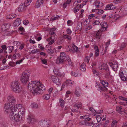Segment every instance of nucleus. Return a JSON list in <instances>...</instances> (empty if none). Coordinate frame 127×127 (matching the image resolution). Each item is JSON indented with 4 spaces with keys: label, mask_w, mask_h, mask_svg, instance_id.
Returning a JSON list of instances; mask_svg holds the SVG:
<instances>
[{
    "label": "nucleus",
    "mask_w": 127,
    "mask_h": 127,
    "mask_svg": "<svg viewBox=\"0 0 127 127\" xmlns=\"http://www.w3.org/2000/svg\"><path fill=\"white\" fill-rule=\"evenodd\" d=\"M59 71V70L56 67L54 68L53 72L55 74H56Z\"/></svg>",
    "instance_id": "nucleus-57"
},
{
    "label": "nucleus",
    "mask_w": 127,
    "mask_h": 127,
    "mask_svg": "<svg viewBox=\"0 0 127 127\" xmlns=\"http://www.w3.org/2000/svg\"><path fill=\"white\" fill-rule=\"evenodd\" d=\"M125 0H115L113 1V2L114 3L117 4L122 2Z\"/></svg>",
    "instance_id": "nucleus-49"
},
{
    "label": "nucleus",
    "mask_w": 127,
    "mask_h": 127,
    "mask_svg": "<svg viewBox=\"0 0 127 127\" xmlns=\"http://www.w3.org/2000/svg\"><path fill=\"white\" fill-rule=\"evenodd\" d=\"M14 112H10L9 117L11 120L14 121L18 122L19 120L20 117V115L18 114L16 115L14 113Z\"/></svg>",
    "instance_id": "nucleus-5"
},
{
    "label": "nucleus",
    "mask_w": 127,
    "mask_h": 127,
    "mask_svg": "<svg viewBox=\"0 0 127 127\" xmlns=\"http://www.w3.org/2000/svg\"><path fill=\"white\" fill-rule=\"evenodd\" d=\"M72 46L73 49L76 52H77L78 50V48L75 45L74 43H72Z\"/></svg>",
    "instance_id": "nucleus-41"
},
{
    "label": "nucleus",
    "mask_w": 127,
    "mask_h": 127,
    "mask_svg": "<svg viewBox=\"0 0 127 127\" xmlns=\"http://www.w3.org/2000/svg\"><path fill=\"white\" fill-rule=\"evenodd\" d=\"M75 94L77 97H79L81 94V90L79 87H76V88Z\"/></svg>",
    "instance_id": "nucleus-17"
},
{
    "label": "nucleus",
    "mask_w": 127,
    "mask_h": 127,
    "mask_svg": "<svg viewBox=\"0 0 127 127\" xmlns=\"http://www.w3.org/2000/svg\"><path fill=\"white\" fill-rule=\"evenodd\" d=\"M118 123L117 121L114 120L112 121V122L111 125V126L112 127H116L117 124Z\"/></svg>",
    "instance_id": "nucleus-40"
},
{
    "label": "nucleus",
    "mask_w": 127,
    "mask_h": 127,
    "mask_svg": "<svg viewBox=\"0 0 127 127\" xmlns=\"http://www.w3.org/2000/svg\"><path fill=\"white\" fill-rule=\"evenodd\" d=\"M32 1V0H26L24 4L25 6L27 7L30 5Z\"/></svg>",
    "instance_id": "nucleus-34"
},
{
    "label": "nucleus",
    "mask_w": 127,
    "mask_h": 127,
    "mask_svg": "<svg viewBox=\"0 0 127 127\" xmlns=\"http://www.w3.org/2000/svg\"><path fill=\"white\" fill-rule=\"evenodd\" d=\"M16 14H13L8 15L6 17L7 19H11L15 18L16 16Z\"/></svg>",
    "instance_id": "nucleus-30"
},
{
    "label": "nucleus",
    "mask_w": 127,
    "mask_h": 127,
    "mask_svg": "<svg viewBox=\"0 0 127 127\" xmlns=\"http://www.w3.org/2000/svg\"><path fill=\"white\" fill-rule=\"evenodd\" d=\"M13 44L15 46H18L20 45V42L17 41H14L13 43Z\"/></svg>",
    "instance_id": "nucleus-51"
},
{
    "label": "nucleus",
    "mask_w": 127,
    "mask_h": 127,
    "mask_svg": "<svg viewBox=\"0 0 127 127\" xmlns=\"http://www.w3.org/2000/svg\"><path fill=\"white\" fill-rule=\"evenodd\" d=\"M7 99L9 102L12 105L14 106L15 103L16 101V99L12 95H11L8 96L7 97Z\"/></svg>",
    "instance_id": "nucleus-10"
},
{
    "label": "nucleus",
    "mask_w": 127,
    "mask_h": 127,
    "mask_svg": "<svg viewBox=\"0 0 127 127\" xmlns=\"http://www.w3.org/2000/svg\"><path fill=\"white\" fill-rule=\"evenodd\" d=\"M8 52L9 53H11L14 49V47L13 46H10L8 47Z\"/></svg>",
    "instance_id": "nucleus-47"
},
{
    "label": "nucleus",
    "mask_w": 127,
    "mask_h": 127,
    "mask_svg": "<svg viewBox=\"0 0 127 127\" xmlns=\"http://www.w3.org/2000/svg\"><path fill=\"white\" fill-rule=\"evenodd\" d=\"M100 82L102 85H103L102 86L103 87H106L108 86V83L106 81L103 80H101L100 81Z\"/></svg>",
    "instance_id": "nucleus-35"
},
{
    "label": "nucleus",
    "mask_w": 127,
    "mask_h": 127,
    "mask_svg": "<svg viewBox=\"0 0 127 127\" xmlns=\"http://www.w3.org/2000/svg\"><path fill=\"white\" fill-rule=\"evenodd\" d=\"M59 102L60 103V105L62 107H64V101L63 99H60Z\"/></svg>",
    "instance_id": "nucleus-39"
},
{
    "label": "nucleus",
    "mask_w": 127,
    "mask_h": 127,
    "mask_svg": "<svg viewBox=\"0 0 127 127\" xmlns=\"http://www.w3.org/2000/svg\"><path fill=\"white\" fill-rule=\"evenodd\" d=\"M119 76L122 80L123 81H127V79L126 76H124V74L123 72H121L120 73Z\"/></svg>",
    "instance_id": "nucleus-26"
},
{
    "label": "nucleus",
    "mask_w": 127,
    "mask_h": 127,
    "mask_svg": "<svg viewBox=\"0 0 127 127\" xmlns=\"http://www.w3.org/2000/svg\"><path fill=\"white\" fill-rule=\"evenodd\" d=\"M46 50L47 52L50 55L53 54V53L54 51L51 48L50 46L48 48V49Z\"/></svg>",
    "instance_id": "nucleus-38"
},
{
    "label": "nucleus",
    "mask_w": 127,
    "mask_h": 127,
    "mask_svg": "<svg viewBox=\"0 0 127 127\" xmlns=\"http://www.w3.org/2000/svg\"><path fill=\"white\" fill-rule=\"evenodd\" d=\"M49 121L47 119H45L40 121L39 124L41 127H48L49 126Z\"/></svg>",
    "instance_id": "nucleus-7"
},
{
    "label": "nucleus",
    "mask_w": 127,
    "mask_h": 127,
    "mask_svg": "<svg viewBox=\"0 0 127 127\" xmlns=\"http://www.w3.org/2000/svg\"><path fill=\"white\" fill-rule=\"evenodd\" d=\"M21 20L20 18H17L15 20L13 24V26L15 27L18 26L21 24Z\"/></svg>",
    "instance_id": "nucleus-19"
},
{
    "label": "nucleus",
    "mask_w": 127,
    "mask_h": 127,
    "mask_svg": "<svg viewBox=\"0 0 127 127\" xmlns=\"http://www.w3.org/2000/svg\"><path fill=\"white\" fill-rule=\"evenodd\" d=\"M92 11L93 12H95L98 15H101L104 12L103 10L100 9H93Z\"/></svg>",
    "instance_id": "nucleus-20"
},
{
    "label": "nucleus",
    "mask_w": 127,
    "mask_h": 127,
    "mask_svg": "<svg viewBox=\"0 0 127 127\" xmlns=\"http://www.w3.org/2000/svg\"><path fill=\"white\" fill-rule=\"evenodd\" d=\"M83 5L82 6H81V4H78L76 5L73 9L74 12L75 13H76L77 12H78L79 11V9L82 7Z\"/></svg>",
    "instance_id": "nucleus-23"
},
{
    "label": "nucleus",
    "mask_w": 127,
    "mask_h": 127,
    "mask_svg": "<svg viewBox=\"0 0 127 127\" xmlns=\"http://www.w3.org/2000/svg\"><path fill=\"white\" fill-rule=\"evenodd\" d=\"M65 59H63L62 57H59L56 61V63L58 64H60L63 63L64 61H65Z\"/></svg>",
    "instance_id": "nucleus-25"
},
{
    "label": "nucleus",
    "mask_w": 127,
    "mask_h": 127,
    "mask_svg": "<svg viewBox=\"0 0 127 127\" xmlns=\"http://www.w3.org/2000/svg\"><path fill=\"white\" fill-rule=\"evenodd\" d=\"M101 32L100 30V31H98L97 32H95L94 33L95 37L97 39H100L101 34Z\"/></svg>",
    "instance_id": "nucleus-18"
},
{
    "label": "nucleus",
    "mask_w": 127,
    "mask_h": 127,
    "mask_svg": "<svg viewBox=\"0 0 127 127\" xmlns=\"http://www.w3.org/2000/svg\"><path fill=\"white\" fill-rule=\"evenodd\" d=\"M116 7L112 3L106 5L105 10H112L115 9Z\"/></svg>",
    "instance_id": "nucleus-16"
},
{
    "label": "nucleus",
    "mask_w": 127,
    "mask_h": 127,
    "mask_svg": "<svg viewBox=\"0 0 127 127\" xmlns=\"http://www.w3.org/2000/svg\"><path fill=\"white\" fill-rule=\"evenodd\" d=\"M26 6H25L24 5L23 3L19 5L18 8L17 9L18 11L20 12H22L25 10L26 9Z\"/></svg>",
    "instance_id": "nucleus-15"
},
{
    "label": "nucleus",
    "mask_w": 127,
    "mask_h": 127,
    "mask_svg": "<svg viewBox=\"0 0 127 127\" xmlns=\"http://www.w3.org/2000/svg\"><path fill=\"white\" fill-rule=\"evenodd\" d=\"M94 3L95 6L96 8L100 7L101 6L100 4H102L101 2L100 3V2L98 1H96Z\"/></svg>",
    "instance_id": "nucleus-37"
},
{
    "label": "nucleus",
    "mask_w": 127,
    "mask_h": 127,
    "mask_svg": "<svg viewBox=\"0 0 127 127\" xmlns=\"http://www.w3.org/2000/svg\"><path fill=\"white\" fill-rule=\"evenodd\" d=\"M82 106V103H77L75 104L74 105V107L75 109H78Z\"/></svg>",
    "instance_id": "nucleus-33"
},
{
    "label": "nucleus",
    "mask_w": 127,
    "mask_h": 127,
    "mask_svg": "<svg viewBox=\"0 0 127 127\" xmlns=\"http://www.w3.org/2000/svg\"><path fill=\"white\" fill-rule=\"evenodd\" d=\"M86 64L84 63H83L80 66V69L81 71H85L86 70Z\"/></svg>",
    "instance_id": "nucleus-31"
},
{
    "label": "nucleus",
    "mask_w": 127,
    "mask_h": 127,
    "mask_svg": "<svg viewBox=\"0 0 127 127\" xmlns=\"http://www.w3.org/2000/svg\"><path fill=\"white\" fill-rule=\"evenodd\" d=\"M40 60L41 61V62L43 64H45L46 65L47 64V62L46 59L41 58Z\"/></svg>",
    "instance_id": "nucleus-46"
},
{
    "label": "nucleus",
    "mask_w": 127,
    "mask_h": 127,
    "mask_svg": "<svg viewBox=\"0 0 127 127\" xmlns=\"http://www.w3.org/2000/svg\"><path fill=\"white\" fill-rule=\"evenodd\" d=\"M92 71L95 76V75H97L98 74V73L96 70L93 69L92 70Z\"/></svg>",
    "instance_id": "nucleus-61"
},
{
    "label": "nucleus",
    "mask_w": 127,
    "mask_h": 127,
    "mask_svg": "<svg viewBox=\"0 0 127 127\" xmlns=\"http://www.w3.org/2000/svg\"><path fill=\"white\" fill-rule=\"evenodd\" d=\"M28 89L31 90H33L34 93L37 95L41 94L42 92L44 91L45 87L42 84L41 82L33 81L30 82L28 86Z\"/></svg>",
    "instance_id": "nucleus-1"
},
{
    "label": "nucleus",
    "mask_w": 127,
    "mask_h": 127,
    "mask_svg": "<svg viewBox=\"0 0 127 127\" xmlns=\"http://www.w3.org/2000/svg\"><path fill=\"white\" fill-rule=\"evenodd\" d=\"M102 110H98L97 111L95 110L94 115L96 116H100L101 115V113L102 112Z\"/></svg>",
    "instance_id": "nucleus-29"
},
{
    "label": "nucleus",
    "mask_w": 127,
    "mask_h": 127,
    "mask_svg": "<svg viewBox=\"0 0 127 127\" xmlns=\"http://www.w3.org/2000/svg\"><path fill=\"white\" fill-rule=\"evenodd\" d=\"M109 64L112 68V69L114 71H116L117 70L118 67V63L117 61H113L112 62H108Z\"/></svg>",
    "instance_id": "nucleus-6"
},
{
    "label": "nucleus",
    "mask_w": 127,
    "mask_h": 127,
    "mask_svg": "<svg viewBox=\"0 0 127 127\" xmlns=\"http://www.w3.org/2000/svg\"><path fill=\"white\" fill-rule=\"evenodd\" d=\"M71 75L74 76L75 77H77L78 76V73H76L73 71L71 72Z\"/></svg>",
    "instance_id": "nucleus-53"
},
{
    "label": "nucleus",
    "mask_w": 127,
    "mask_h": 127,
    "mask_svg": "<svg viewBox=\"0 0 127 127\" xmlns=\"http://www.w3.org/2000/svg\"><path fill=\"white\" fill-rule=\"evenodd\" d=\"M30 106L33 109H36L38 108V104L35 102L32 103Z\"/></svg>",
    "instance_id": "nucleus-28"
},
{
    "label": "nucleus",
    "mask_w": 127,
    "mask_h": 127,
    "mask_svg": "<svg viewBox=\"0 0 127 127\" xmlns=\"http://www.w3.org/2000/svg\"><path fill=\"white\" fill-rule=\"evenodd\" d=\"M4 25L5 26L6 28L7 29L10 27V25L8 23H5L4 24Z\"/></svg>",
    "instance_id": "nucleus-59"
},
{
    "label": "nucleus",
    "mask_w": 127,
    "mask_h": 127,
    "mask_svg": "<svg viewBox=\"0 0 127 127\" xmlns=\"http://www.w3.org/2000/svg\"><path fill=\"white\" fill-rule=\"evenodd\" d=\"M92 28V26L91 25H89L88 26H87L85 28V30L86 31H87L88 30H89L91 29Z\"/></svg>",
    "instance_id": "nucleus-52"
},
{
    "label": "nucleus",
    "mask_w": 127,
    "mask_h": 127,
    "mask_svg": "<svg viewBox=\"0 0 127 127\" xmlns=\"http://www.w3.org/2000/svg\"><path fill=\"white\" fill-rule=\"evenodd\" d=\"M51 78L53 82L57 85H59L61 84L60 80L57 77L53 75L51 76Z\"/></svg>",
    "instance_id": "nucleus-8"
},
{
    "label": "nucleus",
    "mask_w": 127,
    "mask_h": 127,
    "mask_svg": "<svg viewBox=\"0 0 127 127\" xmlns=\"http://www.w3.org/2000/svg\"><path fill=\"white\" fill-rule=\"evenodd\" d=\"M50 33L51 35V37H53L55 39L57 38L56 34L55 33V32H54L50 31Z\"/></svg>",
    "instance_id": "nucleus-42"
},
{
    "label": "nucleus",
    "mask_w": 127,
    "mask_h": 127,
    "mask_svg": "<svg viewBox=\"0 0 127 127\" xmlns=\"http://www.w3.org/2000/svg\"><path fill=\"white\" fill-rule=\"evenodd\" d=\"M124 109L122 106L120 105L117 106L116 108L117 112L122 115H123Z\"/></svg>",
    "instance_id": "nucleus-14"
},
{
    "label": "nucleus",
    "mask_w": 127,
    "mask_h": 127,
    "mask_svg": "<svg viewBox=\"0 0 127 127\" xmlns=\"http://www.w3.org/2000/svg\"><path fill=\"white\" fill-rule=\"evenodd\" d=\"M11 88L12 91L15 93H19L21 91L19 83L17 81H14L11 83Z\"/></svg>",
    "instance_id": "nucleus-3"
},
{
    "label": "nucleus",
    "mask_w": 127,
    "mask_h": 127,
    "mask_svg": "<svg viewBox=\"0 0 127 127\" xmlns=\"http://www.w3.org/2000/svg\"><path fill=\"white\" fill-rule=\"evenodd\" d=\"M87 22L88 21L85 19L82 20V22L83 23V24L85 25H87V24H89V23H87Z\"/></svg>",
    "instance_id": "nucleus-60"
},
{
    "label": "nucleus",
    "mask_w": 127,
    "mask_h": 127,
    "mask_svg": "<svg viewBox=\"0 0 127 127\" xmlns=\"http://www.w3.org/2000/svg\"><path fill=\"white\" fill-rule=\"evenodd\" d=\"M89 109L90 111L92 113H93L94 114L95 110L94 108L92 107H90Z\"/></svg>",
    "instance_id": "nucleus-62"
},
{
    "label": "nucleus",
    "mask_w": 127,
    "mask_h": 127,
    "mask_svg": "<svg viewBox=\"0 0 127 127\" xmlns=\"http://www.w3.org/2000/svg\"><path fill=\"white\" fill-rule=\"evenodd\" d=\"M44 1V0H38L36 3V7H39L42 4Z\"/></svg>",
    "instance_id": "nucleus-24"
},
{
    "label": "nucleus",
    "mask_w": 127,
    "mask_h": 127,
    "mask_svg": "<svg viewBox=\"0 0 127 127\" xmlns=\"http://www.w3.org/2000/svg\"><path fill=\"white\" fill-rule=\"evenodd\" d=\"M112 16L115 19L117 20L119 17V16L117 14H112Z\"/></svg>",
    "instance_id": "nucleus-55"
},
{
    "label": "nucleus",
    "mask_w": 127,
    "mask_h": 127,
    "mask_svg": "<svg viewBox=\"0 0 127 127\" xmlns=\"http://www.w3.org/2000/svg\"><path fill=\"white\" fill-rule=\"evenodd\" d=\"M90 60V58L88 56H87L86 57L85 59V61L87 63H88L89 62V60Z\"/></svg>",
    "instance_id": "nucleus-63"
},
{
    "label": "nucleus",
    "mask_w": 127,
    "mask_h": 127,
    "mask_svg": "<svg viewBox=\"0 0 127 127\" xmlns=\"http://www.w3.org/2000/svg\"><path fill=\"white\" fill-rule=\"evenodd\" d=\"M64 41V40L63 39H59L57 40V43L59 45H60Z\"/></svg>",
    "instance_id": "nucleus-50"
},
{
    "label": "nucleus",
    "mask_w": 127,
    "mask_h": 127,
    "mask_svg": "<svg viewBox=\"0 0 127 127\" xmlns=\"http://www.w3.org/2000/svg\"><path fill=\"white\" fill-rule=\"evenodd\" d=\"M94 49L95 51V57H96L99 55V50L98 48V47L96 46H94Z\"/></svg>",
    "instance_id": "nucleus-27"
},
{
    "label": "nucleus",
    "mask_w": 127,
    "mask_h": 127,
    "mask_svg": "<svg viewBox=\"0 0 127 127\" xmlns=\"http://www.w3.org/2000/svg\"><path fill=\"white\" fill-rule=\"evenodd\" d=\"M100 25L101 27L100 30L101 31L103 32L107 30L108 25L106 22H102L100 23Z\"/></svg>",
    "instance_id": "nucleus-12"
},
{
    "label": "nucleus",
    "mask_w": 127,
    "mask_h": 127,
    "mask_svg": "<svg viewBox=\"0 0 127 127\" xmlns=\"http://www.w3.org/2000/svg\"><path fill=\"white\" fill-rule=\"evenodd\" d=\"M66 83L67 86H71L72 85V81L70 80H67Z\"/></svg>",
    "instance_id": "nucleus-45"
},
{
    "label": "nucleus",
    "mask_w": 127,
    "mask_h": 127,
    "mask_svg": "<svg viewBox=\"0 0 127 127\" xmlns=\"http://www.w3.org/2000/svg\"><path fill=\"white\" fill-rule=\"evenodd\" d=\"M100 22V20L98 19L97 20H95L93 24H94V25H98Z\"/></svg>",
    "instance_id": "nucleus-48"
},
{
    "label": "nucleus",
    "mask_w": 127,
    "mask_h": 127,
    "mask_svg": "<svg viewBox=\"0 0 127 127\" xmlns=\"http://www.w3.org/2000/svg\"><path fill=\"white\" fill-rule=\"evenodd\" d=\"M81 119H84L85 120L89 122L91 121L92 119L91 118L89 117V116L87 115H83V116H81L80 117Z\"/></svg>",
    "instance_id": "nucleus-21"
},
{
    "label": "nucleus",
    "mask_w": 127,
    "mask_h": 127,
    "mask_svg": "<svg viewBox=\"0 0 127 127\" xmlns=\"http://www.w3.org/2000/svg\"><path fill=\"white\" fill-rule=\"evenodd\" d=\"M4 107L5 113L8 114L11 112H15L18 109L21 108L22 105L20 104H18L13 106L10 103H7L5 104Z\"/></svg>",
    "instance_id": "nucleus-2"
},
{
    "label": "nucleus",
    "mask_w": 127,
    "mask_h": 127,
    "mask_svg": "<svg viewBox=\"0 0 127 127\" xmlns=\"http://www.w3.org/2000/svg\"><path fill=\"white\" fill-rule=\"evenodd\" d=\"M60 18L59 16L56 15V16H53L51 18L50 20L52 21H53L55 20H57Z\"/></svg>",
    "instance_id": "nucleus-44"
},
{
    "label": "nucleus",
    "mask_w": 127,
    "mask_h": 127,
    "mask_svg": "<svg viewBox=\"0 0 127 127\" xmlns=\"http://www.w3.org/2000/svg\"><path fill=\"white\" fill-rule=\"evenodd\" d=\"M94 123L92 121L91 122H89L85 120L81 121L79 124L80 125H85L86 126H92L93 124Z\"/></svg>",
    "instance_id": "nucleus-13"
},
{
    "label": "nucleus",
    "mask_w": 127,
    "mask_h": 127,
    "mask_svg": "<svg viewBox=\"0 0 127 127\" xmlns=\"http://www.w3.org/2000/svg\"><path fill=\"white\" fill-rule=\"evenodd\" d=\"M30 74L27 71H26L22 74L20 80L23 83H26L29 80Z\"/></svg>",
    "instance_id": "nucleus-4"
},
{
    "label": "nucleus",
    "mask_w": 127,
    "mask_h": 127,
    "mask_svg": "<svg viewBox=\"0 0 127 127\" xmlns=\"http://www.w3.org/2000/svg\"><path fill=\"white\" fill-rule=\"evenodd\" d=\"M27 120L29 124H33L36 122V120L31 114H29L27 117Z\"/></svg>",
    "instance_id": "nucleus-9"
},
{
    "label": "nucleus",
    "mask_w": 127,
    "mask_h": 127,
    "mask_svg": "<svg viewBox=\"0 0 127 127\" xmlns=\"http://www.w3.org/2000/svg\"><path fill=\"white\" fill-rule=\"evenodd\" d=\"M104 64H101V65H99L98 66V68L100 70L104 69Z\"/></svg>",
    "instance_id": "nucleus-56"
},
{
    "label": "nucleus",
    "mask_w": 127,
    "mask_h": 127,
    "mask_svg": "<svg viewBox=\"0 0 127 127\" xmlns=\"http://www.w3.org/2000/svg\"><path fill=\"white\" fill-rule=\"evenodd\" d=\"M25 110L24 108H22L20 110V111L18 112V115H20L21 116L22 115L21 117H24L25 115Z\"/></svg>",
    "instance_id": "nucleus-22"
},
{
    "label": "nucleus",
    "mask_w": 127,
    "mask_h": 127,
    "mask_svg": "<svg viewBox=\"0 0 127 127\" xmlns=\"http://www.w3.org/2000/svg\"><path fill=\"white\" fill-rule=\"evenodd\" d=\"M82 28V23L81 22H79L77 24V28L78 30H81Z\"/></svg>",
    "instance_id": "nucleus-32"
},
{
    "label": "nucleus",
    "mask_w": 127,
    "mask_h": 127,
    "mask_svg": "<svg viewBox=\"0 0 127 127\" xmlns=\"http://www.w3.org/2000/svg\"><path fill=\"white\" fill-rule=\"evenodd\" d=\"M123 114L126 117H127V110H125V109H124Z\"/></svg>",
    "instance_id": "nucleus-64"
},
{
    "label": "nucleus",
    "mask_w": 127,
    "mask_h": 127,
    "mask_svg": "<svg viewBox=\"0 0 127 127\" xmlns=\"http://www.w3.org/2000/svg\"><path fill=\"white\" fill-rule=\"evenodd\" d=\"M63 37L65 39L69 41L72 38L71 36L67 34L64 35Z\"/></svg>",
    "instance_id": "nucleus-36"
},
{
    "label": "nucleus",
    "mask_w": 127,
    "mask_h": 127,
    "mask_svg": "<svg viewBox=\"0 0 127 127\" xmlns=\"http://www.w3.org/2000/svg\"><path fill=\"white\" fill-rule=\"evenodd\" d=\"M50 95L49 94H45V95L43 97L44 98L47 100L50 97Z\"/></svg>",
    "instance_id": "nucleus-54"
},
{
    "label": "nucleus",
    "mask_w": 127,
    "mask_h": 127,
    "mask_svg": "<svg viewBox=\"0 0 127 127\" xmlns=\"http://www.w3.org/2000/svg\"><path fill=\"white\" fill-rule=\"evenodd\" d=\"M95 86V87L97 88V89L100 92L102 91H105L107 89V88L103 87V86H100L99 84L96 83Z\"/></svg>",
    "instance_id": "nucleus-11"
},
{
    "label": "nucleus",
    "mask_w": 127,
    "mask_h": 127,
    "mask_svg": "<svg viewBox=\"0 0 127 127\" xmlns=\"http://www.w3.org/2000/svg\"><path fill=\"white\" fill-rule=\"evenodd\" d=\"M66 32L67 33V34L69 35H70L72 33V31L70 30V28H68L66 30Z\"/></svg>",
    "instance_id": "nucleus-58"
},
{
    "label": "nucleus",
    "mask_w": 127,
    "mask_h": 127,
    "mask_svg": "<svg viewBox=\"0 0 127 127\" xmlns=\"http://www.w3.org/2000/svg\"><path fill=\"white\" fill-rule=\"evenodd\" d=\"M66 54L64 52H62L60 53V57H62V58H63V59H66Z\"/></svg>",
    "instance_id": "nucleus-43"
}]
</instances>
